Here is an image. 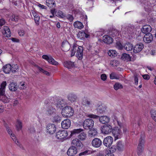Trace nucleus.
Listing matches in <instances>:
<instances>
[{
    "mask_svg": "<svg viewBox=\"0 0 156 156\" xmlns=\"http://www.w3.org/2000/svg\"><path fill=\"white\" fill-rule=\"evenodd\" d=\"M87 116L90 118L97 119L99 118V120L101 123L102 124L108 123L110 121V118L106 116L99 117L96 115L93 114L87 115Z\"/></svg>",
    "mask_w": 156,
    "mask_h": 156,
    "instance_id": "1",
    "label": "nucleus"
},
{
    "mask_svg": "<svg viewBox=\"0 0 156 156\" xmlns=\"http://www.w3.org/2000/svg\"><path fill=\"white\" fill-rule=\"evenodd\" d=\"M74 113L73 108L69 106H66L62 109V114L65 117H69L72 116Z\"/></svg>",
    "mask_w": 156,
    "mask_h": 156,
    "instance_id": "2",
    "label": "nucleus"
},
{
    "mask_svg": "<svg viewBox=\"0 0 156 156\" xmlns=\"http://www.w3.org/2000/svg\"><path fill=\"white\" fill-rule=\"evenodd\" d=\"M139 142L137 147L136 152L138 155H140L143 153L144 149V135H142L141 136Z\"/></svg>",
    "mask_w": 156,
    "mask_h": 156,
    "instance_id": "3",
    "label": "nucleus"
},
{
    "mask_svg": "<svg viewBox=\"0 0 156 156\" xmlns=\"http://www.w3.org/2000/svg\"><path fill=\"white\" fill-rule=\"evenodd\" d=\"M94 121L92 119L88 118L85 119L83 122V126L85 129H90L93 127Z\"/></svg>",
    "mask_w": 156,
    "mask_h": 156,
    "instance_id": "4",
    "label": "nucleus"
},
{
    "mask_svg": "<svg viewBox=\"0 0 156 156\" xmlns=\"http://www.w3.org/2000/svg\"><path fill=\"white\" fill-rule=\"evenodd\" d=\"M5 126L6 129V130L7 131L8 134L10 135L11 138L17 144V145L21 148H23L21 144L17 140L15 135L12 133V131L9 129L8 125L7 124L5 125Z\"/></svg>",
    "mask_w": 156,
    "mask_h": 156,
    "instance_id": "5",
    "label": "nucleus"
},
{
    "mask_svg": "<svg viewBox=\"0 0 156 156\" xmlns=\"http://www.w3.org/2000/svg\"><path fill=\"white\" fill-rule=\"evenodd\" d=\"M134 27L133 25H130L128 26H122V30L123 32L125 31V34L131 35L134 31Z\"/></svg>",
    "mask_w": 156,
    "mask_h": 156,
    "instance_id": "6",
    "label": "nucleus"
},
{
    "mask_svg": "<svg viewBox=\"0 0 156 156\" xmlns=\"http://www.w3.org/2000/svg\"><path fill=\"white\" fill-rule=\"evenodd\" d=\"M112 133L113 136L114 137L115 140L121 138L122 133L121 130L118 127L114 128Z\"/></svg>",
    "mask_w": 156,
    "mask_h": 156,
    "instance_id": "7",
    "label": "nucleus"
},
{
    "mask_svg": "<svg viewBox=\"0 0 156 156\" xmlns=\"http://www.w3.org/2000/svg\"><path fill=\"white\" fill-rule=\"evenodd\" d=\"M112 126L109 124H106L103 126L101 128V131L103 134H108L112 132Z\"/></svg>",
    "mask_w": 156,
    "mask_h": 156,
    "instance_id": "8",
    "label": "nucleus"
},
{
    "mask_svg": "<svg viewBox=\"0 0 156 156\" xmlns=\"http://www.w3.org/2000/svg\"><path fill=\"white\" fill-rule=\"evenodd\" d=\"M72 146L77 149H80L83 147V144L78 139H73L71 142Z\"/></svg>",
    "mask_w": 156,
    "mask_h": 156,
    "instance_id": "9",
    "label": "nucleus"
},
{
    "mask_svg": "<svg viewBox=\"0 0 156 156\" xmlns=\"http://www.w3.org/2000/svg\"><path fill=\"white\" fill-rule=\"evenodd\" d=\"M68 135L67 131L66 130H63L59 131L56 133V137L57 139L62 140L66 138Z\"/></svg>",
    "mask_w": 156,
    "mask_h": 156,
    "instance_id": "10",
    "label": "nucleus"
},
{
    "mask_svg": "<svg viewBox=\"0 0 156 156\" xmlns=\"http://www.w3.org/2000/svg\"><path fill=\"white\" fill-rule=\"evenodd\" d=\"M113 138L111 136H108L104 139L103 144L106 147H110L113 143Z\"/></svg>",
    "mask_w": 156,
    "mask_h": 156,
    "instance_id": "11",
    "label": "nucleus"
},
{
    "mask_svg": "<svg viewBox=\"0 0 156 156\" xmlns=\"http://www.w3.org/2000/svg\"><path fill=\"white\" fill-rule=\"evenodd\" d=\"M42 58L47 61L48 62L53 65L57 66L58 64V62L55 61L53 57L50 55L48 56L44 55L42 56Z\"/></svg>",
    "mask_w": 156,
    "mask_h": 156,
    "instance_id": "12",
    "label": "nucleus"
},
{
    "mask_svg": "<svg viewBox=\"0 0 156 156\" xmlns=\"http://www.w3.org/2000/svg\"><path fill=\"white\" fill-rule=\"evenodd\" d=\"M46 129L47 132L51 134L55 133L56 129V127L55 125L49 124L47 126Z\"/></svg>",
    "mask_w": 156,
    "mask_h": 156,
    "instance_id": "13",
    "label": "nucleus"
},
{
    "mask_svg": "<svg viewBox=\"0 0 156 156\" xmlns=\"http://www.w3.org/2000/svg\"><path fill=\"white\" fill-rule=\"evenodd\" d=\"M76 55L77 58L79 60H81L83 58V47L81 46H79L77 45V48L76 50Z\"/></svg>",
    "mask_w": 156,
    "mask_h": 156,
    "instance_id": "14",
    "label": "nucleus"
},
{
    "mask_svg": "<svg viewBox=\"0 0 156 156\" xmlns=\"http://www.w3.org/2000/svg\"><path fill=\"white\" fill-rule=\"evenodd\" d=\"M97 102H94L91 101L86 100L84 101L83 104L87 107H88L90 108H93L94 107H95L96 104Z\"/></svg>",
    "mask_w": 156,
    "mask_h": 156,
    "instance_id": "15",
    "label": "nucleus"
},
{
    "mask_svg": "<svg viewBox=\"0 0 156 156\" xmlns=\"http://www.w3.org/2000/svg\"><path fill=\"white\" fill-rule=\"evenodd\" d=\"M95 107L97 108V112L100 114L103 113L106 110V108L101 105V103L99 102H97Z\"/></svg>",
    "mask_w": 156,
    "mask_h": 156,
    "instance_id": "16",
    "label": "nucleus"
},
{
    "mask_svg": "<svg viewBox=\"0 0 156 156\" xmlns=\"http://www.w3.org/2000/svg\"><path fill=\"white\" fill-rule=\"evenodd\" d=\"M92 145L95 147L98 148L102 144V141L99 138H95L92 141Z\"/></svg>",
    "mask_w": 156,
    "mask_h": 156,
    "instance_id": "17",
    "label": "nucleus"
},
{
    "mask_svg": "<svg viewBox=\"0 0 156 156\" xmlns=\"http://www.w3.org/2000/svg\"><path fill=\"white\" fill-rule=\"evenodd\" d=\"M71 122L70 120L66 119L63 121L61 123L62 128L64 129H68L70 126Z\"/></svg>",
    "mask_w": 156,
    "mask_h": 156,
    "instance_id": "18",
    "label": "nucleus"
},
{
    "mask_svg": "<svg viewBox=\"0 0 156 156\" xmlns=\"http://www.w3.org/2000/svg\"><path fill=\"white\" fill-rule=\"evenodd\" d=\"M77 149L76 147L71 146L67 150V154L69 156H73L77 154Z\"/></svg>",
    "mask_w": 156,
    "mask_h": 156,
    "instance_id": "19",
    "label": "nucleus"
},
{
    "mask_svg": "<svg viewBox=\"0 0 156 156\" xmlns=\"http://www.w3.org/2000/svg\"><path fill=\"white\" fill-rule=\"evenodd\" d=\"M70 47V44L67 41H64L62 42V49L63 51H68L69 50Z\"/></svg>",
    "mask_w": 156,
    "mask_h": 156,
    "instance_id": "20",
    "label": "nucleus"
},
{
    "mask_svg": "<svg viewBox=\"0 0 156 156\" xmlns=\"http://www.w3.org/2000/svg\"><path fill=\"white\" fill-rule=\"evenodd\" d=\"M144 45L142 43L136 44L133 49L134 53H138L140 52L144 48Z\"/></svg>",
    "mask_w": 156,
    "mask_h": 156,
    "instance_id": "21",
    "label": "nucleus"
},
{
    "mask_svg": "<svg viewBox=\"0 0 156 156\" xmlns=\"http://www.w3.org/2000/svg\"><path fill=\"white\" fill-rule=\"evenodd\" d=\"M115 146L117 150L119 152H122L124 150V144L121 141H118L116 143Z\"/></svg>",
    "mask_w": 156,
    "mask_h": 156,
    "instance_id": "22",
    "label": "nucleus"
},
{
    "mask_svg": "<svg viewBox=\"0 0 156 156\" xmlns=\"http://www.w3.org/2000/svg\"><path fill=\"white\" fill-rule=\"evenodd\" d=\"M153 39L152 34L148 33L146 34L143 38L144 41L146 43H150Z\"/></svg>",
    "mask_w": 156,
    "mask_h": 156,
    "instance_id": "23",
    "label": "nucleus"
},
{
    "mask_svg": "<svg viewBox=\"0 0 156 156\" xmlns=\"http://www.w3.org/2000/svg\"><path fill=\"white\" fill-rule=\"evenodd\" d=\"M2 33L7 37H10L11 32L10 29L7 26H4L3 27Z\"/></svg>",
    "mask_w": 156,
    "mask_h": 156,
    "instance_id": "24",
    "label": "nucleus"
},
{
    "mask_svg": "<svg viewBox=\"0 0 156 156\" xmlns=\"http://www.w3.org/2000/svg\"><path fill=\"white\" fill-rule=\"evenodd\" d=\"M141 30L143 33L146 34L149 33V32L151 31V28L150 26L146 25L144 26Z\"/></svg>",
    "mask_w": 156,
    "mask_h": 156,
    "instance_id": "25",
    "label": "nucleus"
},
{
    "mask_svg": "<svg viewBox=\"0 0 156 156\" xmlns=\"http://www.w3.org/2000/svg\"><path fill=\"white\" fill-rule=\"evenodd\" d=\"M103 41L105 43L110 44L112 42L113 39L108 35H105L103 37Z\"/></svg>",
    "mask_w": 156,
    "mask_h": 156,
    "instance_id": "26",
    "label": "nucleus"
},
{
    "mask_svg": "<svg viewBox=\"0 0 156 156\" xmlns=\"http://www.w3.org/2000/svg\"><path fill=\"white\" fill-rule=\"evenodd\" d=\"M11 65L10 64H8L5 65L3 67V71L5 73H9L11 72Z\"/></svg>",
    "mask_w": 156,
    "mask_h": 156,
    "instance_id": "27",
    "label": "nucleus"
},
{
    "mask_svg": "<svg viewBox=\"0 0 156 156\" xmlns=\"http://www.w3.org/2000/svg\"><path fill=\"white\" fill-rule=\"evenodd\" d=\"M46 5L48 7L53 8L55 6V3L54 0H46Z\"/></svg>",
    "mask_w": 156,
    "mask_h": 156,
    "instance_id": "28",
    "label": "nucleus"
},
{
    "mask_svg": "<svg viewBox=\"0 0 156 156\" xmlns=\"http://www.w3.org/2000/svg\"><path fill=\"white\" fill-rule=\"evenodd\" d=\"M64 67L70 69L74 66V63L69 61L65 62L63 63Z\"/></svg>",
    "mask_w": 156,
    "mask_h": 156,
    "instance_id": "29",
    "label": "nucleus"
},
{
    "mask_svg": "<svg viewBox=\"0 0 156 156\" xmlns=\"http://www.w3.org/2000/svg\"><path fill=\"white\" fill-rule=\"evenodd\" d=\"M68 99L69 101L73 102L76 101L77 99V97L74 94H70L68 95Z\"/></svg>",
    "mask_w": 156,
    "mask_h": 156,
    "instance_id": "30",
    "label": "nucleus"
},
{
    "mask_svg": "<svg viewBox=\"0 0 156 156\" xmlns=\"http://www.w3.org/2000/svg\"><path fill=\"white\" fill-rule=\"evenodd\" d=\"M87 137V134L84 132H82L80 133L78 136V139L81 141H84L86 140Z\"/></svg>",
    "mask_w": 156,
    "mask_h": 156,
    "instance_id": "31",
    "label": "nucleus"
},
{
    "mask_svg": "<svg viewBox=\"0 0 156 156\" xmlns=\"http://www.w3.org/2000/svg\"><path fill=\"white\" fill-rule=\"evenodd\" d=\"M9 88L10 91H16L17 89V84L14 83H10L9 85Z\"/></svg>",
    "mask_w": 156,
    "mask_h": 156,
    "instance_id": "32",
    "label": "nucleus"
},
{
    "mask_svg": "<svg viewBox=\"0 0 156 156\" xmlns=\"http://www.w3.org/2000/svg\"><path fill=\"white\" fill-rule=\"evenodd\" d=\"M121 59L124 61H130L131 59L130 56L126 53H123L122 54L121 57Z\"/></svg>",
    "mask_w": 156,
    "mask_h": 156,
    "instance_id": "33",
    "label": "nucleus"
},
{
    "mask_svg": "<svg viewBox=\"0 0 156 156\" xmlns=\"http://www.w3.org/2000/svg\"><path fill=\"white\" fill-rule=\"evenodd\" d=\"M73 26L75 28L79 29H82L83 27L82 23L79 21L75 22L73 23Z\"/></svg>",
    "mask_w": 156,
    "mask_h": 156,
    "instance_id": "34",
    "label": "nucleus"
},
{
    "mask_svg": "<svg viewBox=\"0 0 156 156\" xmlns=\"http://www.w3.org/2000/svg\"><path fill=\"white\" fill-rule=\"evenodd\" d=\"M97 132L95 129H90L89 131V135L91 137H94L97 135Z\"/></svg>",
    "mask_w": 156,
    "mask_h": 156,
    "instance_id": "35",
    "label": "nucleus"
},
{
    "mask_svg": "<svg viewBox=\"0 0 156 156\" xmlns=\"http://www.w3.org/2000/svg\"><path fill=\"white\" fill-rule=\"evenodd\" d=\"M125 49L128 51H131L133 49V46L132 45L129 43H127L124 46Z\"/></svg>",
    "mask_w": 156,
    "mask_h": 156,
    "instance_id": "36",
    "label": "nucleus"
},
{
    "mask_svg": "<svg viewBox=\"0 0 156 156\" xmlns=\"http://www.w3.org/2000/svg\"><path fill=\"white\" fill-rule=\"evenodd\" d=\"M83 131V129L81 128L74 129L73 130H72L71 131V136H73L74 134H78L80 133L81 132Z\"/></svg>",
    "mask_w": 156,
    "mask_h": 156,
    "instance_id": "37",
    "label": "nucleus"
},
{
    "mask_svg": "<svg viewBox=\"0 0 156 156\" xmlns=\"http://www.w3.org/2000/svg\"><path fill=\"white\" fill-rule=\"evenodd\" d=\"M86 35L85 33L83 31H79L77 34L78 38L80 39H82L84 38V35Z\"/></svg>",
    "mask_w": 156,
    "mask_h": 156,
    "instance_id": "38",
    "label": "nucleus"
},
{
    "mask_svg": "<svg viewBox=\"0 0 156 156\" xmlns=\"http://www.w3.org/2000/svg\"><path fill=\"white\" fill-rule=\"evenodd\" d=\"M0 98V100L5 103L9 102L10 100V98L7 97L4 95L2 96Z\"/></svg>",
    "mask_w": 156,
    "mask_h": 156,
    "instance_id": "39",
    "label": "nucleus"
},
{
    "mask_svg": "<svg viewBox=\"0 0 156 156\" xmlns=\"http://www.w3.org/2000/svg\"><path fill=\"white\" fill-rule=\"evenodd\" d=\"M77 48V45H74L73 46L72 49L71 51V57L75 55Z\"/></svg>",
    "mask_w": 156,
    "mask_h": 156,
    "instance_id": "40",
    "label": "nucleus"
},
{
    "mask_svg": "<svg viewBox=\"0 0 156 156\" xmlns=\"http://www.w3.org/2000/svg\"><path fill=\"white\" fill-rule=\"evenodd\" d=\"M92 153V151H91L87 150L85 151L84 152H81L79 154V156H81L83 155H86Z\"/></svg>",
    "mask_w": 156,
    "mask_h": 156,
    "instance_id": "41",
    "label": "nucleus"
},
{
    "mask_svg": "<svg viewBox=\"0 0 156 156\" xmlns=\"http://www.w3.org/2000/svg\"><path fill=\"white\" fill-rule=\"evenodd\" d=\"M55 109L53 107H50L47 110V113L50 115L52 114L55 112Z\"/></svg>",
    "mask_w": 156,
    "mask_h": 156,
    "instance_id": "42",
    "label": "nucleus"
},
{
    "mask_svg": "<svg viewBox=\"0 0 156 156\" xmlns=\"http://www.w3.org/2000/svg\"><path fill=\"white\" fill-rule=\"evenodd\" d=\"M55 14H56V15L58 17L63 18L65 17L64 14L63 12L60 10L56 12Z\"/></svg>",
    "mask_w": 156,
    "mask_h": 156,
    "instance_id": "43",
    "label": "nucleus"
},
{
    "mask_svg": "<svg viewBox=\"0 0 156 156\" xmlns=\"http://www.w3.org/2000/svg\"><path fill=\"white\" fill-rule=\"evenodd\" d=\"M151 117L156 122V111L152 110L151 111Z\"/></svg>",
    "mask_w": 156,
    "mask_h": 156,
    "instance_id": "44",
    "label": "nucleus"
},
{
    "mask_svg": "<svg viewBox=\"0 0 156 156\" xmlns=\"http://www.w3.org/2000/svg\"><path fill=\"white\" fill-rule=\"evenodd\" d=\"M63 102V101L62 100L60 101H58L56 105V107L57 108L62 109L64 105Z\"/></svg>",
    "mask_w": 156,
    "mask_h": 156,
    "instance_id": "45",
    "label": "nucleus"
},
{
    "mask_svg": "<svg viewBox=\"0 0 156 156\" xmlns=\"http://www.w3.org/2000/svg\"><path fill=\"white\" fill-rule=\"evenodd\" d=\"M109 34L112 37H114L115 36L118 35H119V33L116 30L114 29L110 32Z\"/></svg>",
    "mask_w": 156,
    "mask_h": 156,
    "instance_id": "46",
    "label": "nucleus"
},
{
    "mask_svg": "<svg viewBox=\"0 0 156 156\" xmlns=\"http://www.w3.org/2000/svg\"><path fill=\"white\" fill-rule=\"evenodd\" d=\"M19 16L16 14H13L10 16V19L13 21H17L19 19Z\"/></svg>",
    "mask_w": 156,
    "mask_h": 156,
    "instance_id": "47",
    "label": "nucleus"
},
{
    "mask_svg": "<svg viewBox=\"0 0 156 156\" xmlns=\"http://www.w3.org/2000/svg\"><path fill=\"white\" fill-rule=\"evenodd\" d=\"M114 88L115 90H117L119 89L123 88L122 85L119 83H116L114 86Z\"/></svg>",
    "mask_w": 156,
    "mask_h": 156,
    "instance_id": "48",
    "label": "nucleus"
},
{
    "mask_svg": "<svg viewBox=\"0 0 156 156\" xmlns=\"http://www.w3.org/2000/svg\"><path fill=\"white\" fill-rule=\"evenodd\" d=\"M16 125L17 130L19 131L21 129L22 125V123L21 121L19 120L17 121Z\"/></svg>",
    "mask_w": 156,
    "mask_h": 156,
    "instance_id": "49",
    "label": "nucleus"
},
{
    "mask_svg": "<svg viewBox=\"0 0 156 156\" xmlns=\"http://www.w3.org/2000/svg\"><path fill=\"white\" fill-rule=\"evenodd\" d=\"M116 52L115 50H109L108 52V55L112 57H115L116 55Z\"/></svg>",
    "mask_w": 156,
    "mask_h": 156,
    "instance_id": "50",
    "label": "nucleus"
},
{
    "mask_svg": "<svg viewBox=\"0 0 156 156\" xmlns=\"http://www.w3.org/2000/svg\"><path fill=\"white\" fill-rule=\"evenodd\" d=\"M19 67L17 64L12 65L11 66V71L13 73L16 72V70L18 69Z\"/></svg>",
    "mask_w": 156,
    "mask_h": 156,
    "instance_id": "51",
    "label": "nucleus"
},
{
    "mask_svg": "<svg viewBox=\"0 0 156 156\" xmlns=\"http://www.w3.org/2000/svg\"><path fill=\"white\" fill-rule=\"evenodd\" d=\"M60 117L58 115H55L53 118L52 120L55 122H58L61 120Z\"/></svg>",
    "mask_w": 156,
    "mask_h": 156,
    "instance_id": "52",
    "label": "nucleus"
},
{
    "mask_svg": "<svg viewBox=\"0 0 156 156\" xmlns=\"http://www.w3.org/2000/svg\"><path fill=\"white\" fill-rule=\"evenodd\" d=\"M110 64L113 66H117L119 64V62L116 60H113L110 61Z\"/></svg>",
    "mask_w": 156,
    "mask_h": 156,
    "instance_id": "53",
    "label": "nucleus"
},
{
    "mask_svg": "<svg viewBox=\"0 0 156 156\" xmlns=\"http://www.w3.org/2000/svg\"><path fill=\"white\" fill-rule=\"evenodd\" d=\"M109 150L110 152L109 153H112L115 152L117 150L116 148V146L115 145L112 146L110 147H109Z\"/></svg>",
    "mask_w": 156,
    "mask_h": 156,
    "instance_id": "54",
    "label": "nucleus"
},
{
    "mask_svg": "<svg viewBox=\"0 0 156 156\" xmlns=\"http://www.w3.org/2000/svg\"><path fill=\"white\" fill-rule=\"evenodd\" d=\"M38 69L41 71V72L43 73L44 74H46L47 75L49 76L50 73L44 70L43 69L41 68L40 67H38Z\"/></svg>",
    "mask_w": 156,
    "mask_h": 156,
    "instance_id": "55",
    "label": "nucleus"
},
{
    "mask_svg": "<svg viewBox=\"0 0 156 156\" xmlns=\"http://www.w3.org/2000/svg\"><path fill=\"white\" fill-rule=\"evenodd\" d=\"M135 80V85H137L138 84V76L136 74H135L134 75Z\"/></svg>",
    "mask_w": 156,
    "mask_h": 156,
    "instance_id": "56",
    "label": "nucleus"
},
{
    "mask_svg": "<svg viewBox=\"0 0 156 156\" xmlns=\"http://www.w3.org/2000/svg\"><path fill=\"white\" fill-rule=\"evenodd\" d=\"M116 46L117 48L119 50L122 49L123 47L122 44L119 42H117Z\"/></svg>",
    "mask_w": 156,
    "mask_h": 156,
    "instance_id": "57",
    "label": "nucleus"
},
{
    "mask_svg": "<svg viewBox=\"0 0 156 156\" xmlns=\"http://www.w3.org/2000/svg\"><path fill=\"white\" fill-rule=\"evenodd\" d=\"M112 118L113 119V120H115L116 121L118 125L119 126H121V123L119 122L118 121L117 118V117H116V116L115 115H113L112 116Z\"/></svg>",
    "mask_w": 156,
    "mask_h": 156,
    "instance_id": "58",
    "label": "nucleus"
},
{
    "mask_svg": "<svg viewBox=\"0 0 156 156\" xmlns=\"http://www.w3.org/2000/svg\"><path fill=\"white\" fill-rule=\"evenodd\" d=\"M67 18L70 21L72 22L73 21L74 18L71 15L69 14L67 16Z\"/></svg>",
    "mask_w": 156,
    "mask_h": 156,
    "instance_id": "59",
    "label": "nucleus"
},
{
    "mask_svg": "<svg viewBox=\"0 0 156 156\" xmlns=\"http://www.w3.org/2000/svg\"><path fill=\"white\" fill-rule=\"evenodd\" d=\"M101 78L103 81L107 79V76L105 74H103L101 76Z\"/></svg>",
    "mask_w": 156,
    "mask_h": 156,
    "instance_id": "60",
    "label": "nucleus"
},
{
    "mask_svg": "<svg viewBox=\"0 0 156 156\" xmlns=\"http://www.w3.org/2000/svg\"><path fill=\"white\" fill-rule=\"evenodd\" d=\"M5 89L0 88V96H2L4 95Z\"/></svg>",
    "mask_w": 156,
    "mask_h": 156,
    "instance_id": "61",
    "label": "nucleus"
},
{
    "mask_svg": "<svg viewBox=\"0 0 156 156\" xmlns=\"http://www.w3.org/2000/svg\"><path fill=\"white\" fill-rule=\"evenodd\" d=\"M25 31L24 30H20L18 32V34L20 36H23L25 34Z\"/></svg>",
    "mask_w": 156,
    "mask_h": 156,
    "instance_id": "62",
    "label": "nucleus"
},
{
    "mask_svg": "<svg viewBox=\"0 0 156 156\" xmlns=\"http://www.w3.org/2000/svg\"><path fill=\"white\" fill-rule=\"evenodd\" d=\"M7 84V83L6 81H3L1 84V88H3L5 89V86Z\"/></svg>",
    "mask_w": 156,
    "mask_h": 156,
    "instance_id": "63",
    "label": "nucleus"
},
{
    "mask_svg": "<svg viewBox=\"0 0 156 156\" xmlns=\"http://www.w3.org/2000/svg\"><path fill=\"white\" fill-rule=\"evenodd\" d=\"M110 77L111 79H113L116 78V77L115 76V74L114 73H112L110 75Z\"/></svg>",
    "mask_w": 156,
    "mask_h": 156,
    "instance_id": "64",
    "label": "nucleus"
}]
</instances>
